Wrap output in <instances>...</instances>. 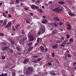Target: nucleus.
I'll use <instances>...</instances> for the list:
<instances>
[{"instance_id": "nucleus-41", "label": "nucleus", "mask_w": 76, "mask_h": 76, "mask_svg": "<svg viewBox=\"0 0 76 76\" xmlns=\"http://www.w3.org/2000/svg\"><path fill=\"white\" fill-rule=\"evenodd\" d=\"M12 29L13 31H15V29L14 28V27H12Z\"/></svg>"}, {"instance_id": "nucleus-22", "label": "nucleus", "mask_w": 76, "mask_h": 76, "mask_svg": "<svg viewBox=\"0 0 76 76\" xmlns=\"http://www.w3.org/2000/svg\"><path fill=\"white\" fill-rule=\"evenodd\" d=\"M73 65L74 67H75V65H76V62H74L73 64Z\"/></svg>"}, {"instance_id": "nucleus-32", "label": "nucleus", "mask_w": 76, "mask_h": 76, "mask_svg": "<svg viewBox=\"0 0 76 76\" xmlns=\"http://www.w3.org/2000/svg\"><path fill=\"white\" fill-rule=\"evenodd\" d=\"M0 35L1 36H3V35H4V34H3L2 33H0Z\"/></svg>"}, {"instance_id": "nucleus-20", "label": "nucleus", "mask_w": 76, "mask_h": 76, "mask_svg": "<svg viewBox=\"0 0 76 76\" xmlns=\"http://www.w3.org/2000/svg\"><path fill=\"white\" fill-rule=\"evenodd\" d=\"M3 16L5 17V18H7V15H5V14H4V13H2V14Z\"/></svg>"}, {"instance_id": "nucleus-27", "label": "nucleus", "mask_w": 76, "mask_h": 76, "mask_svg": "<svg viewBox=\"0 0 76 76\" xmlns=\"http://www.w3.org/2000/svg\"><path fill=\"white\" fill-rule=\"evenodd\" d=\"M32 62H33V63H36L37 61H36V60H33V61H32Z\"/></svg>"}, {"instance_id": "nucleus-19", "label": "nucleus", "mask_w": 76, "mask_h": 76, "mask_svg": "<svg viewBox=\"0 0 76 76\" xmlns=\"http://www.w3.org/2000/svg\"><path fill=\"white\" fill-rule=\"evenodd\" d=\"M28 61H29V59H25L24 60V61L25 63H26V62H28Z\"/></svg>"}, {"instance_id": "nucleus-31", "label": "nucleus", "mask_w": 76, "mask_h": 76, "mask_svg": "<svg viewBox=\"0 0 76 76\" xmlns=\"http://www.w3.org/2000/svg\"><path fill=\"white\" fill-rule=\"evenodd\" d=\"M17 50L18 51H20V49L19 48L17 47Z\"/></svg>"}, {"instance_id": "nucleus-6", "label": "nucleus", "mask_w": 76, "mask_h": 76, "mask_svg": "<svg viewBox=\"0 0 76 76\" xmlns=\"http://www.w3.org/2000/svg\"><path fill=\"white\" fill-rule=\"evenodd\" d=\"M50 74L51 75H56V71H52L51 72Z\"/></svg>"}, {"instance_id": "nucleus-9", "label": "nucleus", "mask_w": 76, "mask_h": 76, "mask_svg": "<svg viewBox=\"0 0 76 76\" xmlns=\"http://www.w3.org/2000/svg\"><path fill=\"white\" fill-rule=\"evenodd\" d=\"M6 24H7V21L6 20H4L3 22V25L5 26L6 25Z\"/></svg>"}, {"instance_id": "nucleus-34", "label": "nucleus", "mask_w": 76, "mask_h": 76, "mask_svg": "<svg viewBox=\"0 0 76 76\" xmlns=\"http://www.w3.org/2000/svg\"><path fill=\"white\" fill-rule=\"evenodd\" d=\"M17 53L18 54H19V55H20L22 54V53H21V52H17Z\"/></svg>"}, {"instance_id": "nucleus-28", "label": "nucleus", "mask_w": 76, "mask_h": 76, "mask_svg": "<svg viewBox=\"0 0 76 76\" xmlns=\"http://www.w3.org/2000/svg\"><path fill=\"white\" fill-rule=\"evenodd\" d=\"M8 16L9 18H12V16H11V15H10V14H9L8 15Z\"/></svg>"}, {"instance_id": "nucleus-2", "label": "nucleus", "mask_w": 76, "mask_h": 76, "mask_svg": "<svg viewBox=\"0 0 76 76\" xmlns=\"http://www.w3.org/2000/svg\"><path fill=\"white\" fill-rule=\"evenodd\" d=\"M59 9V7H58L57 8H56L55 9L53 10V11H56V12H58V13H59V12H61V11H63V9Z\"/></svg>"}, {"instance_id": "nucleus-11", "label": "nucleus", "mask_w": 76, "mask_h": 76, "mask_svg": "<svg viewBox=\"0 0 76 76\" xmlns=\"http://www.w3.org/2000/svg\"><path fill=\"white\" fill-rule=\"evenodd\" d=\"M53 19L55 20H56V21H59V19H58V18H57L54 17L53 18Z\"/></svg>"}, {"instance_id": "nucleus-24", "label": "nucleus", "mask_w": 76, "mask_h": 76, "mask_svg": "<svg viewBox=\"0 0 76 76\" xmlns=\"http://www.w3.org/2000/svg\"><path fill=\"white\" fill-rule=\"evenodd\" d=\"M2 58V60H4V59H5L6 58V57H5L4 56H2L1 57Z\"/></svg>"}, {"instance_id": "nucleus-21", "label": "nucleus", "mask_w": 76, "mask_h": 76, "mask_svg": "<svg viewBox=\"0 0 76 76\" xmlns=\"http://www.w3.org/2000/svg\"><path fill=\"white\" fill-rule=\"evenodd\" d=\"M3 45H4V46H6L7 45V44H6L5 42H4L3 43Z\"/></svg>"}, {"instance_id": "nucleus-64", "label": "nucleus", "mask_w": 76, "mask_h": 76, "mask_svg": "<svg viewBox=\"0 0 76 76\" xmlns=\"http://www.w3.org/2000/svg\"><path fill=\"white\" fill-rule=\"evenodd\" d=\"M43 18H46V17L45 16H43Z\"/></svg>"}, {"instance_id": "nucleus-45", "label": "nucleus", "mask_w": 76, "mask_h": 76, "mask_svg": "<svg viewBox=\"0 0 76 76\" xmlns=\"http://www.w3.org/2000/svg\"><path fill=\"white\" fill-rule=\"evenodd\" d=\"M38 57V56H33V57H34V58H36L37 57Z\"/></svg>"}, {"instance_id": "nucleus-50", "label": "nucleus", "mask_w": 76, "mask_h": 76, "mask_svg": "<svg viewBox=\"0 0 76 76\" xmlns=\"http://www.w3.org/2000/svg\"><path fill=\"white\" fill-rule=\"evenodd\" d=\"M37 61H41V59L40 58H39L37 59Z\"/></svg>"}, {"instance_id": "nucleus-40", "label": "nucleus", "mask_w": 76, "mask_h": 76, "mask_svg": "<svg viewBox=\"0 0 76 76\" xmlns=\"http://www.w3.org/2000/svg\"><path fill=\"white\" fill-rule=\"evenodd\" d=\"M39 8V7L36 6V5L35 7V9H38Z\"/></svg>"}, {"instance_id": "nucleus-14", "label": "nucleus", "mask_w": 76, "mask_h": 76, "mask_svg": "<svg viewBox=\"0 0 76 76\" xmlns=\"http://www.w3.org/2000/svg\"><path fill=\"white\" fill-rule=\"evenodd\" d=\"M67 40H64L63 42V44L66 45L67 43Z\"/></svg>"}, {"instance_id": "nucleus-55", "label": "nucleus", "mask_w": 76, "mask_h": 76, "mask_svg": "<svg viewBox=\"0 0 76 76\" xmlns=\"http://www.w3.org/2000/svg\"><path fill=\"white\" fill-rule=\"evenodd\" d=\"M39 44V43H37L35 44L34 45V46H36V45H37Z\"/></svg>"}, {"instance_id": "nucleus-8", "label": "nucleus", "mask_w": 76, "mask_h": 76, "mask_svg": "<svg viewBox=\"0 0 76 76\" xmlns=\"http://www.w3.org/2000/svg\"><path fill=\"white\" fill-rule=\"evenodd\" d=\"M35 6L36 5L32 4L31 7V8L32 9H35Z\"/></svg>"}, {"instance_id": "nucleus-39", "label": "nucleus", "mask_w": 76, "mask_h": 76, "mask_svg": "<svg viewBox=\"0 0 76 76\" xmlns=\"http://www.w3.org/2000/svg\"><path fill=\"white\" fill-rule=\"evenodd\" d=\"M26 75H29V72L28 71H26Z\"/></svg>"}, {"instance_id": "nucleus-42", "label": "nucleus", "mask_w": 76, "mask_h": 76, "mask_svg": "<svg viewBox=\"0 0 76 76\" xmlns=\"http://www.w3.org/2000/svg\"><path fill=\"white\" fill-rule=\"evenodd\" d=\"M30 40V41H34V39L33 38H31Z\"/></svg>"}, {"instance_id": "nucleus-17", "label": "nucleus", "mask_w": 76, "mask_h": 76, "mask_svg": "<svg viewBox=\"0 0 76 76\" xmlns=\"http://www.w3.org/2000/svg\"><path fill=\"white\" fill-rule=\"evenodd\" d=\"M19 26H20V25L18 24L17 26H15V28H16V29H18Z\"/></svg>"}, {"instance_id": "nucleus-35", "label": "nucleus", "mask_w": 76, "mask_h": 76, "mask_svg": "<svg viewBox=\"0 0 76 76\" xmlns=\"http://www.w3.org/2000/svg\"><path fill=\"white\" fill-rule=\"evenodd\" d=\"M69 41H73V39L72 38H71L69 39Z\"/></svg>"}, {"instance_id": "nucleus-60", "label": "nucleus", "mask_w": 76, "mask_h": 76, "mask_svg": "<svg viewBox=\"0 0 76 76\" xmlns=\"http://www.w3.org/2000/svg\"><path fill=\"white\" fill-rule=\"evenodd\" d=\"M67 56L68 57H70V55H67Z\"/></svg>"}, {"instance_id": "nucleus-43", "label": "nucleus", "mask_w": 76, "mask_h": 76, "mask_svg": "<svg viewBox=\"0 0 76 76\" xmlns=\"http://www.w3.org/2000/svg\"><path fill=\"white\" fill-rule=\"evenodd\" d=\"M63 25V23H59V25L60 26H61V25Z\"/></svg>"}, {"instance_id": "nucleus-57", "label": "nucleus", "mask_w": 76, "mask_h": 76, "mask_svg": "<svg viewBox=\"0 0 76 76\" xmlns=\"http://www.w3.org/2000/svg\"><path fill=\"white\" fill-rule=\"evenodd\" d=\"M52 64L51 63H48V65L49 66H51Z\"/></svg>"}, {"instance_id": "nucleus-61", "label": "nucleus", "mask_w": 76, "mask_h": 76, "mask_svg": "<svg viewBox=\"0 0 76 76\" xmlns=\"http://www.w3.org/2000/svg\"><path fill=\"white\" fill-rule=\"evenodd\" d=\"M42 23H45V21H42Z\"/></svg>"}, {"instance_id": "nucleus-49", "label": "nucleus", "mask_w": 76, "mask_h": 76, "mask_svg": "<svg viewBox=\"0 0 76 76\" xmlns=\"http://www.w3.org/2000/svg\"><path fill=\"white\" fill-rule=\"evenodd\" d=\"M69 37H70V36H69V35H67L66 36L67 38H69Z\"/></svg>"}, {"instance_id": "nucleus-62", "label": "nucleus", "mask_w": 76, "mask_h": 76, "mask_svg": "<svg viewBox=\"0 0 76 76\" xmlns=\"http://www.w3.org/2000/svg\"><path fill=\"white\" fill-rule=\"evenodd\" d=\"M37 3H40V1H37Z\"/></svg>"}, {"instance_id": "nucleus-23", "label": "nucleus", "mask_w": 76, "mask_h": 76, "mask_svg": "<svg viewBox=\"0 0 76 76\" xmlns=\"http://www.w3.org/2000/svg\"><path fill=\"white\" fill-rule=\"evenodd\" d=\"M2 75H3V76H7V73H5V74H4L3 73H2Z\"/></svg>"}, {"instance_id": "nucleus-53", "label": "nucleus", "mask_w": 76, "mask_h": 76, "mask_svg": "<svg viewBox=\"0 0 76 76\" xmlns=\"http://www.w3.org/2000/svg\"><path fill=\"white\" fill-rule=\"evenodd\" d=\"M54 25L55 26H58V25H57V24L56 23H54Z\"/></svg>"}, {"instance_id": "nucleus-5", "label": "nucleus", "mask_w": 76, "mask_h": 76, "mask_svg": "<svg viewBox=\"0 0 76 76\" xmlns=\"http://www.w3.org/2000/svg\"><path fill=\"white\" fill-rule=\"evenodd\" d=\"M8 48L9 47L6 46L3 47L2 48V50H3V51H6V50H8Z\"/></svg>"}, {"instance_id": "nucleus-48", "label": "nucleus", "mask_w": 76, "mask_h": 76, "mask_svg": "<svg viewBox=\"0 0 76 76\" xmlns=\"http://www.w3.org/2000/svg\"><path fill=\"white\" fill-rule=\"evenodd\" d=\"M53 57H54V53H53L52 54Z\"/></svg>"}, {"instance_id": "nucleus-16", "label": "nucleus", "mask_w": 76, "mask_h": 76, "mask_svg": "<svg viewBox=\"0 0 76 76\" xmlns=\"http://www.w3.org/2000/svg\"><path fill=\"white\" fill-rule=\"evenodd\" d=\"M67 26H68V27H72V26L71 24L70 23H68L66 24Z\"/></svg>"}, {"instance_id": "nucleus-44", "label": "nucleus", "mask_w": 76, "mask_h": 76, "mask_svg": "<svg viewBox=\"0 0 76 76\" xmlns=\"http://www.w3.org/2000/svg\"><path fill=\"white\" fill-rule=\"evenodd\" d=\"M26 22L27 23H29V21H28L27 20H26Z\"/></svg>"}, {"instance_id": "nucleus-18", "label": "nucleus", "mask_w": 76, "mask_h": 76, "mask_svg": "<svg viewBox=\"0 0 76 76\" xmlns=\"http://www.w3.org/2000/svg\"><path fill=\"white\" fill-rule=\"evenodd\" d=\"M72 27H67L66 29L67 30H71L72 28H71Z\"/></svg>"}, {"instance_id": "nucleus-37", "label": "nucleus", "mask_w": 76, "mask_h": 76, "mask_svg": "<svg viewBox=\"0 0 76 76\" xmlns=\"http://www.w3.org/2000/svg\"><path fill=\"white\" fill-rule=\"evenodd\" d=\"M15 2L16 3H19V0H16Z\"/></svg>"}, {"instance_id": "nucleus-59", "label": "nucleus", "mask_w": 76, "mask_h": 76, "mask_svg": "<svg viewBox=\"0 0 76 76\" xmlns=\"http://www.w3.org/2000/svg\"><path fill=\"white\" fill-rule=\"evenodd\" d=\"M31 20V18H28V20L30 21Z\"/></svg>"}, {"instance_id": "nucleus-56", "label": "nucleus", "mask_w": 76, "mask_h": 76, "mask_svg": "<svg viewBox=\"0 0 76 76\" xmlns=\"http://www.w3.org/2000/svg\"><path fill=\"white\" fill-rule=\"evenodd\" d=\"M15 75L16 74L15 73H13L12 74V76H15Z\"/></svg>"}, {"instance_id": "nucleus-15", "label": "nucleus", "mask_w": 76, "mask_h": 76, "mask_svg": "<svg viewBox=\"0 0 76 76\" xmlns=\"http://www.w3.org/2000/svg\"><path fill=\"white\" fill-rule=\"evenodd\" d=\"M40 48L41 49V50H42V51H44V47L42 46L40 47Z\"/></svg>"}, {"instance_id": "nucleus-51", "label": "nucleus", "mask_w": 76, "mask_h": 76, "mask_svg": "<svg viewBox=\"0 0 76 76\" xmlns=\"http://www.w3.org/2000/svg\"><path fill=\"white\" fill-rule=\"evenodd\" d=\"M39 10L41 13H42V12H43V11L42 10L40 9Z\"/></svg>"}, {"instance_id": "nucleus-46", "label": "nucleus", "mask_w": 76, "mask_h": 76, "mask_svg": "<svg viewBox=\"0 0 76 76\" xmlns=\"http://www.w3.org/2000/svg\"><path fill=\"white\" fill-rule=\"evenodd\" d=\"M44 21L45 22H46V23H47V22H48V21L45 19L44 20Z\"/></svg>"}, {"instance_id": "nucleus-36", "label": "nucleus", "mask_w": 76, "mask_h": 76, "mask_svg": "<svg viewBox=\"0 0 76 76\" xmlns=\"http://www.w3.org/2000/svg\"><path fill=\"white\" fill-rule=\"evenodd\" d=\"M52 33L53 34H55L56 33V31H53L52 32Z\"/></svg>"}, {"instance_id": "nucleus-30", "label": "nucleus", "mask_w": 76, "mask_h": 76, "mask_svg": "<svg viewBox=\"0 0 76 76\" xmlns=\"http://www.w3.org/2000/svg\"><path fill=\"white\" fill-rule=\"evenodd\" d=\"M30 15L31 16H34V14L32 12H31L30 13Z\"/></svg>"}, {"instance_id": "nucleus-4", "label": "nucleus", "mask_w": 76, "mask_h": 76, "mask_svg": "<svg viewBox=\"0 0 76 76\" xmlns=\"http://www.w3.org/2000/svg\"><path fill=\"white\" fill-rule=\"evenodd\" d=\"M28 69L29 72H32L34 71V68H33L29 67L28 68Z\"/></svg>"}, {"instance_id": "nucleus-13", "label": "nucleus", "mask_w": 76, "mask_h": 76, "mask_svg": "<svg viewBox=\"0 0 76 76\" xmlns=\"http://www.w3.org/2000/svg\"><path fill=\"white\" fill-rule=\"evenodd\" d=\"M32 43H29L27 44V45L28 47H31L32 45Z\"/></svg>"}, {"instance_id": "nucleus-10", "label": "nucleus", "mask_w": 76, "mask_h": 76, "mask_svg": "<svg viewBox=\"0 0 76 76\" xmlns=\"http://www.w3.org/2000/svg\"><path fill=\"white\" fill-rule=\"evenodd\" d=\"M52 48H53V49H55L56 48H57V45L56 44L52 46Z\"/></svg>"}, {"instance_id": "nucleus-63", "label": "nucleus", "mask_w": 76, "mask_h": 76, "mask_svg": "<svg viewBox=\"0 0 76 76\" xmlns=\"http://www.w3.org/2000/svg\"><path fill=\"white\" fill-rule=\"evenodd\" d=\"M25 10H28V8H25Z\"/></svg>"}, {"instance_id": "nucleus-33", "label": "nucleus", "mask_w": 76, "mask_h": 76, "mask_svg": "<svg viewBox=\"0 0 76 76\" xmlns=\"http://www.w3.org/2000/svg\"><path fill=\"white\" fill-rule=\"evenodd\" d=\"M9 50H10V51L11 53H13V50H12L10 49Z\"/></svg>"}, {"instance_id": "nucleus-25", "label": "nucleus", "mask_w": 76, "mask_h": 76, "mask_svg": "<svg viewBox=\"0 0 76 76\" xmlns=\"http://www.w3.org/2000/svg\"><path fill=\"white\" fill-rule=\"evenodd\" d=\"M53 3V1H49L48 3L49 4H52Z\"/></svg>"}, {"instance_id": "nucleus-29", "label": "nucleus", "mask_w": 76, "mask_h": 76, "mask_svg": "<svg viewBox=\"0 0 76 76\" xmlns=\"http://www.w3.org/2000/svg\"><path fill=\"white\" fill-rule=\"evenodd\" d=\"M37 42H39V38H37Z\"/></svg>"}, {"instance_id": "nucleus-12", "label": "nucleus", "mask_w": 76, "mask_h": 76, "mask_svg": "<svg viewBox=\"0 0 76 76\" xmlns=\"http://www.w3.org/2000/svg\"><path fill=\"white\" fill-rule=\"evenodd\" d=\"M33 48H34V47H29L28 48V51H31V50H32V49H33Z\"/></svg>"}, {"instance_id": "nucleus-7", "label": "nucleus", "mask_w": 76, "mask_h": 76, "mask_svg": "<svg viewBox=\"0 0 76 76\" xmlns=\"http://www.w3.org/2000/svg\"><path fill=\"white\" fill-rule=\"evenodd\" d=\"M11 24L12 23H9L5 26V27L6 28H9V26L11 25Z\"/></svg>"}, {"instance_id": "nucleus-26", "label": "nucleus", "mask_w": 76, "mask_h": 76, "mask_svg": "<svg viewBox=\"0 0 76 76\" xmlns=\"http://www.w3.org/2000/svg\"><path fill=\"white\" fill-rule=\"evenodd\" d=\"M29 37V38H31V35H29V33H28V37Z\"/></svg>"}, {"instance_id": "nucleus-52", "label": "nucleus", "mask_w": 76, "mask_h": 76, "mask_svg": "<svg viewBox=\"0 0 76 76\" xmlns=\"http://www.w3.org/2000/svg\"><path fill=\"white\" fill-rule=\"evenodd\" d=\"M45 52H47V51H48V50H47V48H45Z\"/></svg>"}, {"instance_id": "nucleus-38", "label": "nucleus", "mask_w": 76, "mask_h": 76, "mask_svg": "<svg viewBox=\"0 0 76 76\" xmlns=\"http://www.w3.org/2000/svg\"><path fill=\"white\" fill-rule=\"evenodd\" d=\"M11 42L12 44H14L15 43H14L13 42V41H12V40H11Z\"/></svg>"}, {"instance_id": "nucleus-58", "label": "nucleus", "mask_w": 76, "mask_h": 76, "mask_svg": "<svg viewBox=\"0 0 76 76\" xmlns=\"http://www.w3.org/2000/svg\"><path fill=\"white\" fill-rule=\"evenodd\" d=\"M61 39H64V37H61Z\"/></svg>"}, {"instance_id": "nucleus-54", "label": "nucleus", "mask_w": 76, "mask_h": 76, "mask_svg": "<svg viewBox=\"0 0 76 76\" xmlns=\"http://www.w3.org/2000/svg\"><path fill=\"white\" fill-rule=\"evenodd\" d=\"M57 43H60V41L59 40H58L57 41Z\"/></svg>"}, {"instance_id": "nucleus-47", "label": "nucleus", "mask_w": 76, "mask_h": 76, "mask_svg": "<svg viewBox=\"0 0 76 76\" xmlns=\"http://www.w3.org/2000/svg\"><path fill=\"white\" fill-rule=\"evenodd\" d=\"M10 3L11 4H14V2H10Z\"/></svg>"}, {"instance_id": "nucleus-1", "label": "nucleus", "mask_w": 76, "mask_h": 76, "mask_svg": "<svg viewBox=\"0 0 76 76\" xmlns=\"http://www.w3.org/2000/svg\"><path fill=\"white\" fill-rule=\"evenodd\" d=\"M45 29L42 27H40L39 28V31L38 32V34L39 35H41L42 34H44L45 32Z\"/></svg>"}, {"instance_id": "nucleus-3", "label": "nucleus", "mask_w": 76, "mask_h": 76, "mask_svg": "<svg viewBox=\"0 0 76 76\" xmlns=\"http://www.w3.org/2000/svg\"><path fill=\"white\" fill-rule=\"evenodd\" d=\"M68 14L70 16H73V17H75V16H76V14L72 13L70 12H69Z\"/></svg>"}]
</instances>
